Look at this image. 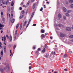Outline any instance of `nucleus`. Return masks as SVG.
<instances>
[{"instance_id":"nucleus-14","label":"nucleus","mask_w":73,"mask_h":73,"mask_svg":"<svg viewBox=\"0 0 73 73\" xmlns=\"http://www.w3.org/2000/svg\"><path fill=\"white\" fill-rule=\"evenodd\" d=\"M45 48H44V49L42 50V53H44V52H45Z\"/></svg>"},{"instance_id":"nucleus-5","label":"nucleus","mask_w":73,"mask_h":73,"mask_svg":"<svg viewBox=\"0 0 73 73\" xmlns=\"http://www.w3.org/2000/svg\"><path fill=\"white\" fill-rule=\"evenodd\" d=\"M30 3V1H29L27 3L26 5V7H27L29 5V3Z\"/></svg>"},{"instance_id":"nucleus-27","label":"nucleus","mask_w":73,"mask_h":73,"mask_svg":"<svg viewBox=\"0 0 73 73\" xmlns=\"http://www.w3.org/2000/svg\"><path fill=\"white\" fill-rule=\"evenodd\" d=\"M22 26H20V30H21V28H22Z\"/></svg>"},{"instance_id":"nucleus-31","label":"nucleus","mask_w":73,"mask_h":73,"mask_svg":"<svg viewBox=\"0 0 73 73\" xmlns=\"http://www.w3.org/2000/svg\"><path fill=\"white\" fill-rule=\"evenodd\" d=\"M64 19H65V20H66V17H65V16H64Z\"/></svg>"},{"instance_id":"nucleus-21","label":"nucleus","mask_w":73,"mask_h":73,"mask_svg":"<svg viewBox=\"0 0 73 73\" xmlns=\"http://www.w3.org/2000/svg\"><path fill=\"white\" fill-rule=\"evenodd\" d=\"M69 54H72V52L70 50H69Z\"/></svg>"},{"instance_id":"nucleus-29","label":"nucleus","mask_w":73,"mask_h":73,"mask_svg":"<svg viewBox=\"0 0 73 73\" xmlns=\"http://www.w3.org/2000/svg\"><path fill=\"white\" fill-rule=\"evenodd\" d=\"M3 27V26L1 25V24H0V27L1 28V27Z\"/></svg>"},{"instance_id":"nucleus-10","label":"nucleus","mask_w":73,"mask_h":73,"mask_svg":"<svg viewBox=\"0 0 73 73\" xmlns=\"http://www.w3.org/2000/svg\"><path fill=\"white\" fill-rule=\"evenodd\" d=\"M35 5H36L35 3L33 5V9H35Z\"/></svg>"},{"instance_id":"nucleus-2","label":"nucleus","mask_w":73,"mask_h":73,"mask_svg":"<svg viewBox=\"0 0 73 73\" xmlns=\"http://www.w3.org/2000/svg\"><path fill=\"white\" fill-rule=\"evenodd\" d=\"M35 14V12H33L32 13V15L31 17V19L29 20L28 23H30V22H31V20H32V18L33 17V15H34V14Z\"/></svg>"},{"instance_id":"nucleus-7","label":"nucleus","mask_w":73,"mask_h":73,"mask_svg":"<svg viewBox=\"0 0 73 73\" xmlns=\"http://www.w3.org/2000/svg\"><path fill=\"white\" fill-rule=\"evenodd\" d=\"M63 9L64 12H66V9L65 7H63Z\"/></svg>"},{"instance_id":"nucleus-15","label":"nucleus","mask_w":73,"mask_h":73,"mask_svg":"<svg viewBox=\"0 0 73 73\" xmlns=\"http://www.w3.org/2000/svg\"><path fill=\"white\" fill-rule=\"evenodd\" d=\"M69 37H70V38H73V35H70L69 36Z\"/></svg>"},{"instance_id":"nucleus-35","label":"nucleus","mask_w":73,"mask_h":73,"mask_svg":"<svg viewBox=\"0 0 73 73\" xmlns=\"http://www.w3.org/2000/svg\"><path fill=\"white\" fill-rule=\"evenodd\" d=\"M64 70L65 71H68V70H67V69L66 68V69H64Z\"/></svg>"},{"instance_id":"nucleus-49","label":"nucleus","mask_w":73,"mask_h":73,"mask_svg":"<svg viewBox=\"0 0 73 73\" xmlns=\"http://www.w3.org/2000/svg\"><path fill=\"white\" fill-rule=\"evenodd\" d=\"M44 8H46V5H44Z\"/></svg>"},{"instance_id":"nucleus-12","label":"nucleus","mask_w":73,"mask_h":73,"mask_svg":"<svg viewBox=\"0 0 73 73\" xmlns=\"http://www.w3.org/2000/svg\"><path fill=\"white\" fill-rule=\"evenodd\" d=\"M19 26V24L18 23L17 24V25L16 27V29H17Z\"/></svg>"},{"instance_id":"nucleus-23","label":"nucleus","mask_w":73,"mask_h":73,"mask_svg":"<svg viewBox=\"0 0 73 73\" xmlns=\"http://www.w3.org/2000/svg\"><path fill=\"white\" fill-rule=\"evenodd\" d=\"M67 57V55L66 54H65L64 56V58H66Z\"/></svg>"},{"instance_id":"nucleus-61","label":"nucleus","mask_w":73,"mask_h":73,"mask_svg":"<svg viewBox=\"0 0 73 73\" xmlns=\"http://www.w3.org/2000/svg\"><path fill=\"white\" fill-rule=\"evenodd\" d=\"M45 35H46H46H47V33H45Z\"/></svg>"},{"instance_id":"nucleus-32","label":"nucleus","mask_w":73,"mask_h":73,"mask_svg":"<svg viewBox=\"0 0 73 73\" xmlns=\"http://www.w3.org/2000/svg\"><path fill=\"white\" fill-rule=\"evenodd\" d=\"M24 11L23 10L22 11V13L23 14H24Z\"/></svg>"},{"instance_id":"nucleus-60","label":"nucleus","mask_w":73,"mask_h":73,"mask_svg":"<svg viewBox=\"0 0 73 73\" xmlns=\"http://www.w3.org/2000/svg\"><path fill=\"white\" fill-rule=\"evenodd\" d=\"M35 48H36V47H33L34 49H35Z\"/></svg>"},{"instance_id":"nucleus-17","label":"nucleus","mask_w":73,"mask_h":73,"mask_svg":"<svg viewBox=\"0 0 73 73\" xmlns=\"http://www.w3.org/2000/svg\"><path fill=\"white\" fill-rule=\"evenodd\" d=\"M41 32L42 33H44V32H45L44 31V30H43V29H42L41 30Z\"/></svg>"},{"instance_id":"nucleus-25","label":"nucleus","mask_w":73,"mask_h":73,"mask_svg":"<svg viewBox=\"0 0 73 73\" xmlns=\"http://www.w3.org/2000/svg\"><path fill=\"white\" fill-rule=\"evenodd\" d=\"M16 46L15 45L13 47V48L14 49H15V48H16Z\"/></svg>"},{"instance_id":"nucleus-57","label":"nucleus","mask_w":73,"mask_h":73,"mask_svg":"<svg viewBox=\"0 0 73 73\" xmlns=\"http://www.w3.org/2000/svg\"><path fill=\"white\" fill-rule=\"evenodd\" d=\"M31 1H32V2H33V1H35V0H31Z\"/></svg>"},{"instance_id":"nucleus-26","label":"nucleus","mask_w":73,"mask_h":73,"mask_svg":"<svg viewBox=\"0 0 73 73\" xmlns=\"http://www.w3.org/2000/svg\"><path fill=\"white\" fill-rule=\"evenodd\" d=\"M43 9V8L42 7H41L40 10V11H42Z\"/></svg>"},{"instance_id":"nucleus-9","label":"nucleus","mask_w":73,"mask_h":73,"mask_svg":"<svg viewBox=\"0 0 73 73\" xmlns=\"http://www.w3.org/2000/svg\"><path fill=\"white\" fill-rule=\"evenodd\" d=\"M27 21H25V22L24 23V24H23V27H24L26 25V24H27Z\"/></svg>"},{"instance_id":"nucleus-44","label":"nucleus","mask_w":73,"mask_h":73,"mask_svg":"<svg viewBox=\"0 0 73 73\" xmlns=\"http://www.w3.org/2000/svg\"><path fill=\"white\" fill-rule=\"evenodd\" d=\"M17 31L16 30L15 31V34H17Z\"/></svg>"},{"instance_id":"nucleus-24","label":"nucleus","mask_w":73,"mask_h":73,"mask_svg":"<svg viewBox=\"0 0 73 73\" xmlns=\"http://www.w3.org/2000/svg\"><path fill=\"white\" fill-rule=\"evenodd\" d=\"M5 40H6V38L5 37V36L4 37V41L5 42Z\"/></svg>"},{"instance_id":"nucleus-59","label":"nucleus","mask_w":73,"mask_h":73,"mask_svg":"<svg viewBox=\"0 0 73 73\" xmlns=\"http://www.w3.org/2000/svg\"><path fill=\"white\" fill-rule=\"evenodd\" d=\"M0 45H2V43H1V42H0Z\"/></svg>"},{"instance_id":"nucleus-4","label":"nucleus","mask_w":73,"mask_h":73,"mask_svg":"<svg viewBox=\"0 0 73 73\" xmlns=\"http://www.w3.org/2000/svg\"><path fill=\"white\" fill-rule=\"evenodd\" d=\"M10 20L12 23H14V22H15V19H12L11 20V18H10Z\"/></svg>"},{"instance_id":"nucleus-28","label":"nucleus","mask_w":73,"mask_h":73,"mask_svg":"<svg viewBox=\"0 0 73 73\" xmlns=\"http://www.w3.org/2000/svg\"><path fill=\"white\" fill-rule=\"evenodd\" d=\"M1 54L2 56H3V51H1Z\"/></svg>"},{"instance_id":"nucleus-33","label":"nucleus","mask_w":73,"mask_h":73,"mask_svg":"<svg viewBox=\"0 0 73 73\" xmlns=\"http://www.w3.org/2000/svg\"><path fill=\"white\" fill-rule=\"evenodd\" d=\"M71 12V11L70 10H68L67 12L68 13H69Z\"/></svg>"},{"instance_id":"nucleus-53","label":"nucleus","mask_w":73,"mask_h":73,"mask_svg":"<svg viewBox=\"0 0 73 73\" xmlns=\"http://www.w3.org/2000/svg\"><path fill=\"white\" fill-rule=\"evenodd\" d=\"M3 31H2V30L1 31V33H3Z\"/></svg>"},{"instance_id":"nucleus-63","label":"nucleus","mask_w":73,"mask_h":73,"mask_svg":"<svg viewBox=\"0 0 73 73\" xmlns=\"http://www.w3.org/2000/svg\"><path fill=\"white\" fill-rule=\"evenodd\" d=\"M66 4H68V2H67V1H66Z\"/></svg>"},{"instance_id":"nucleus-41","label":"nucleus","mask_w":73,"mask_h":73,"mask_svg":"<svg viewBox=\"0 0 73 73\" xmlns=\"http://www.w3.org/2000/svg\"><path fill=\"white\" fill-rule=\"evenodd\" d=\"M9 48H11V45L9 44Z\"/></svg>"},{"instance_id":"nucleus-64","label":"nucleus","mask_w":73,"mask_h":73,"mask_svg":"<svg viewBox=\"0 0 73 73\" xmlns=\"http://www.w3.org/2000/svg\"><path fill=\"white\" fill-rule=\"evenodd\" d=\"M54 73H57V72H54Z\"/></svg>"},{"instance_id":"nucleus-51","label":"nucleus","mask_w":73,"mask_h":73,"mask_svg":"<svg viewBox=\"0 0 73 73\" xmlns=\"http://www.w3.org/2000/svg\"><path fill=\"white\" fill-rule=\"evenodd\" d=\"M29 24H30L29 23H28L27 25V26H28L29 25Z\"/></svg>"},{"instance_id":"nucleus-48","label":"nucleus","mask_w":73,"mask_h":73,"mask_svg":"<svg viewBox=\"0 0 73 73\" xmlns=\"http://www.w3.org/2000/svg\"><path fill=\"white\" fill-rule=\"evenodd\" d=\"M1 15H3V12H1Z\"/></svg>"},{"instance_id":"nucleus-56","label":"nucleus","mask_w":73,"mask_h":73,"mask_svg":"<svg viewBox=\"0 0 73 73\" xmlns=\"http://www.w3.org/2000/svg\"><path fill=\"white\" fill-rule=\"evenodd\" d=\"M12 51V50H11L10 51V53H12V52H11V51Z\"/></svg>"},{"instance_id":"nucleus-34","label":"nucleus","mask_w":73,"mask_h":73,"mask_svg":"<svg viewBox=\"0 0 73 73\" xmlns=\"http://www.w3.org/2000/svg\"><path fill=\"white\" fill-rule=\"evenodd\" d=\"M4 50L5 53V52H6V48H4Z\"/></svg>"},{"instance_id":"nucleus-22","label":"nucleus","mask_w":73,"mask_h":73,"mask_svg":"<svg viewBox=\"0 0 73 73\" xmlns=\"http://www.w3.org/2000/svg\"><path fill=\"white\" fill-rule=\"evenodd\" d=\"M66 16H68V17L69 16V14L68 13H66Z\"/></svg>"},{"instance_id":"nucleus-47","label":"nucleus","mask_w":73,"mask_h":73,"mask_svg":"<svg viewBox=\"0 0 73 73\" xmlns=\"http://www.w3.org/2000/svg\"><path fill=\"white\" fill-rule=\"evenodd\" d=\"M70 41H71L72 42H73V39L71 40Z\"/></svg>"},{"instance_id":"nucleus-16","label":"nucleus","mask_w":73,"mask_h":73,"mask_svg":"<svg viewBox=\"0 0 73 73\" xmlns=\"http://www.w3.org/2000/svg\"><path fill=\"white\" fill-rule=\"evenodd\" d=\"M24 16V15H22L20 16V19H22V18H23Z\"/></svg>"},{"instance_id":"nucleus-37","label":"nucleus","mask_w":73,"mask_h":73,"mask_svg":"<svg viewBox=\"0 0 73 73\" xmlns=\"http://www.w3.org/2000/svg\"><path fill=\"white\" fill-rule=\"evenodd\" d=\"M40 50H41V49H40V48H38V51H39Z\"/></svg>"},{"instance_id":"nucleus-20","label":"nucleus","mask_w":73,"mask_h":73,"mask_svg":"<svg viewBox=\"0 0 73 73\" xmlns=\"http://www.w3.org/2000/svg\"><path fill=\"white\" fill-rule=\"evenodd\" d=\"M41 36L43 38L45 37V35L44 34H42L41 35Z\"/></svg>"},{"instance_id":"nucleus-3","label":"nucleus","mask_w":73,"mask_h":73,"mask_svg":"<svg viewBox=\"0 0 73 73\" xmlns=\"http://www.w3.org/2000/svg\"><path fill=\"white\" fill-rule=\"evenodd\" d=\"M66 31H70L71 30H72V29L70 28V27H67L66 28Z\"/></svg>"},{"instance_id":"nucleus-8","label":"nucleus","mask_w":73,"mask_h":73,"mask_svg":"<svg viewBox=\"0 0 73 73\" xmlns=\"http://www.w3.org/2000/svg\"><path fill=\"white\" fill-rule=\"evenodd\" d=\"M0 71L1 72H4V70L2 68H0Z\"/></svg>"},{"instance_id":"nucleus-1","label":"nucleus","mask_w":73,"mask_h":73,"mask_svg":"<svg viewBox=\"0 0 73 73\" xmlns=\"http://www.w3.org/2000/svg\"><path fill=\"white\" fill-rule=\"evenodd\" d=\"M60 35L61 37L63 38L65 36L66 34L61 32L60 33Z\"/></svg>"},{"instance_id":"nucleus-40","label":"nucleus","mask_w":73,"mask_h":73,"mask_svg":"<svg viewBox=\"0 0 73 73\" xmlns=\"http://www.w3.org/2000/svg\"><path fill=\"white\" fill-rule=\"evenodd\" d=\"M28 10H27V11H26V15H27V13H28Z\"/></svg>"},{"instance_id":"nucleus-43","label":"nucleus","mask_w":73,"mask_h":73,"mask_svg":"<svg viewBox=\"0 0 73 73\" xmlns=\"http://www.w3.org/2000/svg\"><path fill=\"white\" fill-rule=\"evenodd\" d=\"M20 10H22V7H20Z\"/></svg>"},{"instance_id":"nucleus-50","label":"nucleus","mask_w":73,"mask_h":73,"mask_svg":"<svg viewBox=\"0 0 73 73\" xmlns=\"http://www.w3.org/2000/svg\"><path fill=\"white\" fill-rule=\"evenodd\" d=\"M29 69H31V66H30V67H29Z\"/></svg>"},{"instance_id":"nucleus-46","label":"nucleus","mask_w":73,"mask_h":73,"mask_svg":"<svg viewBox=\"0 0 73 73\" xmlns=\"http://www.w3.org/2000/svg\"><path fill=\"white\" fill-rule=\"evenodd\" d=\"M7 67H5L4 68V69H5V70L7 69Z\"/></svg>"},{"instance_id":"nucleus-13","label":"nucleus","mask_w":73,"mask_h":73,"mask_svg":"<svg viewBox=\"0 0 73 73\" xmlns=\"http://www.w3.org/2000/svg\"><path fill=\"white\" fill-rule=\"evenodd\" d=\"M13 5H14V3H13V1H12L11 4V6L13 7Z\"/></svg>"},{"instance_id":"nucleus-54","label":"nucleus","mask_w":73,"mask_h":73,"mask_svg":"<svg viewBox=\"0 0 73 73\" xmlns=\"http://www.w3.org/2000/svg\"><path fill=\"white\" fill-rule=\"evenodd\" d=\"M50 39H52V36H50Z\"/></svg>"},{"instance_id":"nucleus-36","label":"nucleus","mask_w":73,"mask_h":73,"mask_svg":"<svg viewBox=\"0 0 73 73\" xmlns=\"http://www.w3.org/2000/svg\"><path fill=\"white\" fill-rule=\"evenodd\" d=\"M70 6H71V8H73V4H72V5H70Z\"/></svg>"},{"instance_id":"nucleus-55","label":"nucleus","mask_w":73,"mask_h":73,"mask_svg":"<svg viewBox=\"0 0 73 73\" xmlns=\"http://www.w3.org/2000/svg\"><path fill=\"white\" fill-rule=\"evenodd\" d=\"M6 36L7 37H8V35H6Z\"/></svg>"},{"instance_id":"nucleus-38","label":"nucleus","mask_w":73,"mask_h":73,"mask_svg":"<svg viewBox=\"0 0 73 73\" xmlns=\"http://www.w3.org/2000/svg\"><path fill=\"white\" fill-rule=\"evenodd\" d=\"M23 4H24V3L23 2H22L21 3V5H23Z\"/></svg>"},{"instance_id":"nucleus-42","label":"nucleus","mask_w":73,"mask_h":73,"mask_svg":"<svg viewBox=\"0 0 73 73\" xmlns=\"http://www.w3.org/2000/svg\"><path fill=\"white\" fill-rule=\"evenodd\" d=\"M33 25L34 27H35V26H36V24H34Z\"/></svg>"},{"instance_id":"nucleus-6","label":"nucleus","mask_w":73,"mask_h":73,"mask_svg":"<svg viewBox=\"0 0 73 73\" xmlns=\"http://www.w3.org/2000/svg\"><path fill=\"white\" fill-rule=\"evenodd\" d=\"M58 16L59 18H61L62 16L61 15L60 13H59Z\"/></svg>"},{"instance_id":"nucleus-19","label":"nucleus","mask_w":73,"mask_h":73,"mask_svg":"<svg viewBox=\"0 0 73 73\" xmlns=\"http://www.w3.org/2000/svg\"><path fill=\"white\" fill-rule=\"evenodd\" d=\"M59 27H62V25L60 24H59L58 25Z\"/></svg>"},{"instance_id":"nucleus-45","label":"nucleus","mask_w":73,"mask_h":73,"mask_svg":"<svg viewBox=\"0 0 73 73\" xmlns=\"http://www.w3.org/2000/svg\"><path fill=\"white\" fill-rule=\"evenodd\" d=\"M45 57L46 58L48 57V55H45Z\"/></svg>"},{"instance_id":"nucleus-62","label":"nucleus","mask_w":73,"mask_h":73,"mask_svg":"<svg viewBox=\"0 0 73 73\" xmlns=\"http://www.w3.org/2000/svg\"><path fill=\"white\" fill-rule=\"evenodd\" d=\"M4 44H5V45H7V44H6V43H5V42L4 43Z\"/></svg>"},{"instance_id":"nucleus-58","label":"nucleus","mask_w":73,"mask_h":73,"mask_svg":"<svg viewBox=\"0 0 73 73\" xmlns=\"http://www.w3.org/2000/svg\"><path fill=\"white\" fill-rule=\"evenodd\" d=\"M11 16H12V17L13 16V14H11Z\"/></svg>"},{"instance_id":"nucleus-30","label":"nucleus","mask_w":73,"mask_h":73,"mask_svg":"<svg viewBox=\"0 0 73 73\" xmlns=\"http://www.w3.org/2000/svg\"><path fill=\"white\" fill-rule=\"evenodd\" d=\"M7 9H8V11H10V7H9Z\"/></svg>"},{"instance_id":"nucleus-52","label":"nucleus","mask_w":73,"mask_h":73,"mask_svg":"<svg viewBox=\"0 0 73 73\" xmlns=\"http://www.w3.org/2000/svg\"><path fill=\"white\" fill-rule=\"evenodd\" d=\"M23 7H25V5H23Z\"/></svg>"},{"instance_id":"nucleus-11","label":"nucleus","mask_w":73,"mask_h":73,"mask_svg":"<svg viewBox=\"0 0 73 73\" xmlns=\"http://www.w3.org/2000/svg\"><path fill=\"white\" fill-rule=\"evenodd\" d=\"M12 36L10 35V41H12Z\"/></svg>"},{"instance_id":"nucleus-39","label":"nucleus","mask_w":73,"mask_h":73,"mask_svg":"<svg viewBox=\"0 0 73 73\" xmlns=\"http://www.w3.org/2000/svg\"><path fill=\"white\" fill-rule=\"evenodd\" d=\"M4 49H6V46H4Z\"/></svg>"},{"instance_id":"nucleus-18","label":"nucleus","mask_w":73,"mask_h":73,"mask_svg":"<svg viewBox=\"0 0 73 73\" xmlns=\"http://www.w3.org/2000/svg\"><path fill=\"white\" fill-rule=\"evenodd\" d=\"M69 2L70 3H73V0H70L69 1Z\"/></svg>"}]
</instances>
